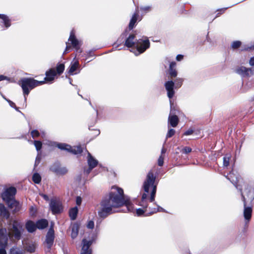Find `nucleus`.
I'll return each instance as SVG.
<instances>
[{"mask_svg":"<svg viewBox=\"0 0 254 254\" xmlns=\"http://www.w3.org/2000/svg\"><path fill=\"white\" fill-rule=\"evenodd\" d=\"M124 204L128 212L132 210V205L128 200L124 198L123 190L117 187H112L108 196L106 197L101 202L100 208L98 211L100 217L105 218L109 215L115 212L114 209Z\"/></svg>","mask_w":254,"mask_h":254,"instance_id":"nucleus-1","label":"nucleus"},{"mask_svg":"<svg viewBox=\"0 0 254 254\" xmlns=\"http://www.w3.org/2000/svg\"><path fill=\"white\" fill-rule=\"evenodd\" d=\"M156 177L154 176L152 171L148 172L146 178L144 182L143 188L145 191L141 196V199L139 203L143 209L138 208L136 210L137 216H141L144 213L146 215H149V207H148V200L152 202L155 200L157 189V184L155 183Z\"/></svg>","mask_w":254,"mask_h":254,"instance_id":"nucleus-2","label":"nucleus"},{"mask_svg":"<svg viewBox=\"0 0 254 254\" xmlns=\"http://www.w3.org/2000/svg\"><path fill=\"white\" fill-rule=\"evenodd\" d=\"M6 230L7 239L9 238L12 242L21 239L24 232L22 223L16 220L11 221L8 224L7 230L6 229Z\"/></svg>","mask_w":254,"mask_h":254,"instance_id":"nucleus-3","label":"nucleus"},{"mask_svg":"<svg viewBox=\"0 0 254 254\" xmlns=\"http://www.w3.org/2000/svg\"><path fill=\"white\" fill-rule=\"evenodd\" d=\"M135 37L134 34L129 35L125 40V46L128 48H131L135 45L137 50L135 54L136 56H137L143 53L149 47L150 43L147 38H145L144 39H140L135 40Z\"/></svg>","mask_w":254,"mask_h":254,"instance_id":"nucleus-4","label":"nucleus"},{"mask_svg":"<svg viewBox=\"0 0 254 254\" xmlns=\"http://www.w3.org/2000/svg\"><path fill=\"white\" fill-rule=\"evenodd\" d=\"M44 83H45L44 81H38L32 78L21 79L19 81V84L23 90L25 101L26 100V96L29 94L30 90Z\"/></svg>","mask_w":254,"mask_h":254,"instance_id":"nucleus-5","label":"nucleus"},{"mask_svg":"<svg viewBox=\"0 0 254 254\" xmlns=\"http://www.w3.org/2000/svg\"><path fill=\"white\" fill-rule=\"evenodd\" d=\"M226 178L230 181V182L236 187L237 189H239L240 190L241 193H243L242 190L244 189L248 195L250 194L252 190L251 187L249 184L245 182L241 183L238 185L237 183L239 182V178L233 172H230L229 174L227 176Z\"/></svg>","mask_w":254,"mask_h":254,"instance_id":"nucleus-6","label":"nucleus"},{"mask_svg":"<svg viewBox=\"0 0 254 254\" xmlns=\"http://www.w3.org/2000/svg\"><path fill=\"white\" fill-rule=\"evenodd\" d=\"M7 246V236L5 228L0 229V254H6L5 248Z\"/></svg>","mask_w":254,"mask_h":254,"instance_id":"nucleus-7","label":"nucleus"},{"mask_svg":"<svg viewBox=\"0 0 254 254\" xmlns=\"http://www.w3.org/2000/svg\"><path fill=\"white\" fill-rule=\"evenodd\" d=\"M58 147L62 150H67L74 154H80L82 152V149L80 146L71 147V146L66 144L59 143L58 144Z\"/></svg>","mask_w":254,"mask_h":254,"instance_id":"nucleus-8","label":"nucleus"},{"mask_svg":"<svg viewBox=\"0 0 254 254\" xmlns=\"http://www.w3.org/2000/svg\"><path fill=\"white\" fill-rule=\"evenodd\" d=\"M16 192V190L14 187H10L2 193V198L5 203H7L14 199Z\"/></svg>","mask_w":254,"mask_h":254,"instance_id":"nucleus-9","label":"nucleus"},{"mask_svg":"<svg viewBox=\"0 0 254 254\" xmlns=\"http://www.w3.org/2000/svg\"><path fill=\"white\" fill-rule=\"evenodd\" d=\"M50 208L54 214L60 213L63 211V206L59 199H53L51 200Z\"/></svg>","mask_w":254,"mask_h":254,"instance_id":"nucleus-10","label":"nucleus"},{"mask_svg":"<svg viewBox=\"0 0 254 254\" xmlns=\"http://www.w3.org/2000/svg\"><path fill=\"white\" fill-rule=\"evenodd\" d=\"M50 170L56 173L57 175H64L67 172L68 170L65 167H62L58 163L54 164L51 167Z\"/></svg>","mask_w":254,"mask_h":254,"instance_id":"nucleus-11","label":"nucleus"},{"mask_svg":"<svg viewBox=\"0 0 254 254\" xmlns=\"http://www.w3.org/2000/svg\"><path fill=\"white\" fill-rule=\"evenodd\" d=\"M236 72L241 75L242 77L250 76L254 74L251 68H246L244 66H240L236 69Z\"/></svg>","mask_w":254,"mask_h":254,"instance_id":"nucleus-12","label":"nucleus"},{"mask_svg":"<svg viewBox=\"0 0 254 254\" xmlns=\"http://www.w3.org/2000/svg\"><path fill=\"white\" fill-rule=\"evenodd\" d=\"M165 87L167 92V96L171 99L175 94L174 88L175 87V83L172 81H168L165 83ZM171 100H170V101Z\"/></svg>","mask_w":254,"mask_h":254,"instance_id":"nucleus-13","label":"nucleus"},{"mask_svg":"<svg viewBox=\"0 0 254 254\" xmlns=\"http://www.w3.org/2000/svg\"><path fill=\"white\" fill-rule=\"evenodd\" d=\"M241 195L244 203V216L246 220L249 222L252 217V209L251 207L246 206V198L243 193H242Z\"/></svg>","mask_w":254,"mask_h":254,"instance_id":"nucleus-14","label":"nucleus"},{"mask_svg":"<svg viewBox=\"0 0 254 254\" xmlns=\"http://www.w3.org/2000/svg\"><path fill=\"white\" fill-rule=\"evenodd\" d=\"M54 231L53 228H50L46 235V243L48 250H50L53 244L54 240Z\"/></svg>","mask_w":254,"mask_h":254,"instance_id":"nucleus-15","label":"nucleus"},{"mask_svg":"<svg viewBox=\"0 0 254 254\" xmlns=\"http://www.w3.org/2000/svg\"><path fill=\"white\" fill-rule=\"evenodd\" d=\"M87 162L89 168L85 170V172H86L87 174H88L90 173L91 171L97 165L98 161L94 158L90 153H88Z\"/></svg>","mask_w":254,"mask_h":254,"instance_id":"nucleus-16","label":"nucleus"},{"mask_svg":"<svg viewBox=\"0 0 254 254\" xmlns=\"http://www.w3.org/2000/svg\"><path fill=\"white\" fill-rule=\"evenodd\" d=\"M6 203L8 205V207L12 210L13 213L17 212L21 209L20 204L15 199Z\"/></svg>","mask_w":254,"mask_h":254,"instance_id":"nucleus-17","label":"nucleus"},{"mask_svg":"<svg viewBox=\"0 0 254 254\" xmlns=\"http://www.w3.org/2000/svg\"><path fill=\"white\" fill-rule=\"evenodd\" d=\"M91 244V241H88L86 239H83L82 240V247L80 254H91V250L89 249Z\"/></svg>","mask_w":254,"mask_h":254,"instance_id":"nucleus-18","label":"nucleus"},{"mask_svg":"<svg viewBox=\"0 0 254 254\" xmlns=\"http://www.w3.org/2000/svg\"><path fill=\"white\" fill-rule=\"evenodd\" d=\"M170 103L171 105V113L168 118V123L172 127H176L178 125L179 120V118L176 115H171L173 104L172 100L170 101Z\"/></svg>","mask_w":254,"mask_h":254,"instance_id":"nucleus-19","label":"nucleus"},{"mask_svg":"<svg viewBox=\"0 0 254 254\" xmlns=\"http://www.w3.org/2000/svg\"><path fill=\"white\" fill-rule=\"evenodd\" d=\"M56 75L57 73L55 68H51L48 71H46V76L45 77L44 79L47 82H52L54 80Z\"/></svg>","mask_w":254,"mask_h":254,"instance_id":"nucleus-20","label":"nucleus"},{"mask_svg":"<svg viewBox=\"0 0 254 254\" xmlns=\"http://www.w3.org/2000/svg\"><path fill=\"white\" fill-rule=\"evenodd\" d=\"M0 215L1 217L8 219L10 216V213L7 208L2 203L0 204Z\"/></svg>","mask_w":254,"mask_h":254,"instance_id":"nucleus-21","label":"nucleus"},{"mask_svg":"<svg viewBox=\"0 0 254 254\" xmlns=\"http://www.w3.org/2000/svg\"><path fill=\"white\" fill-rule=\"evenodd\" d=\"M138 7L137 6L136 8L135 12L132 15V16L130 19V22L129 23L128 27H129V29H132L134 27L135 24L136 22V21L138 17Z\"/></svg>","mask_w":254,"mask_h":254,"instance_id":"nucleus-22","label":"nucleus"},{"mask_svg":"<svg viewBox=\"0 0 254 254\" xmlns=\"http://www.w3.org/2000/svg\"><path fill=\"white\" fill-rule=\"evenodd\" d=\"M68 41L71 42L74 48L76 49H79V41L76 39L73 30H72L70 32Z\"/></svg>","mask_w":254,"mask_h":254,"instance_id":"nucleus-23","label":"nucleus"},{"mask_svg":"<svg viewBox=\"0 0 254 254\" xmlns=\"http://www.w3.org/2000/svg\"><path fill=\"white\" fill-rule=\"evenodd\" d=\"M25 228L27 231L29 233L34 232L37 228L36 226V223L35 224L34 222L30 220L28 221L26 223Z\"/></svg>","mask_w":254,"mask_h":254,"instance_id":"nucleus-24","label":"nucleus"},{"mask_svg":"<svg viewBox=\"0 0 254 254\" xmlns=\"http://www.w3.org/2000/svg\"><path fill=\"white\" fill-rule=\"evenodd\" d=\"M79 231V225L74 223L72 225L71 227V237L72 239H75L78 235Z\"/></svg>","mask_w":254,"mask_h":254,"instance_id":"nucleus-25","label":"nucleus"},{"mask_svg":"<svg viewBox=\"0 0 254 254\" xmlns=\"http://www.w3.org/2000/svg\"><path fill=\"white\" fill-rule=\"evenodd\" d=\"M48 225V221L46 219H41L37 221L36 226L39 229H43L47 227Z\"/></svg>","mask_w":254,"mask_h":254,"instance_id":"nucleus-26","label":"nucleus"},{"mask_svg":"<svg viewBox=\"0 0 254 254\" xmlns=\"http://www.w3.org/2000/svg\"><path fill=\"white\" fill-rule=\"evenodd\" d=\"M156 206V208H151L149 206V211L148 212V213L149 215H151L152 214H154L155 213H156L157 212H165V210L161 207L155 204Z\"/></svg>","mask_w":254,"mask_h":254,"instance_id":"nucleus-27","label":"nucleus"},{"mask_svg":"<svg viewBox=\"0 0 254 254\" xmlns=\"http://www.w3.org/2000/svg\"><path fill=\"white\" fill-rule=\"evenodd\" d=\"M37 248V244L35 243H29L26 246V250L30 253L34 252Z\"/></svg>","mask_w":254,"mask_h":254,"instance_id":"nucleus-28","label":"nucleus"},{"mask_svg":"<svg viewBox=\"0 0 254 254\" xmlns=\"http://www.w3.org/2000/svg\"><path fill=\"white\" fill-rule=\"evenodd\" d=\"M79 63L77 61L72 63L70 65L68 72L72 74L78 67Z\"/></svg>","mask_w":254,"mask_h":254,"instance_id":"nucleus-29","label":"nucleus"},{"mask_svg":"<svg viewBox=\"0 0 254 254\" xmlns=\"http://www.w3.org/2000/svg\"><path fill=\"white\" fill-rule=\"evenodd\" d=\"M0 19H1L3 20V22L6 28H8L10 26V20L6 15L0 14Z\"/></svg>","mask_w":254,"mask_h":254,"instance_id":"nucleus-30","label":"nucleus"},{"mask_svg":"<svg viewBox=\"0 0 254 254\" xmlns=\"http://www.w3.org/2000/svg\"><path fill=\"white\" fill-rule=\"evenodd\" d=\"M78 212V209L76 207H73L69 210V216L72 220H74L76 218Z\"/></svg>","mask_w":254,"mask_h":254,"instance_id":"nucleus-31","label":"nucleus"},{"mask_svg":"<svg viewBox=\"0 0 254 254\" xmlns=\"http://www.w3.org/2000/svg\"><path fill=\"white\" fill-rule=\"evenodd\" d=\"M151 10H152V7H151V6H150V5L141 6L140 7V10L141 11V13L142 14H145L146 13L151 11Z\"/></svg>","mask_w":254,"mask_h":254,"instance_id":"nucleus-32","label":"nucleus"},{"mask_svg":"<svg viewBox=\"0 0 254 254\" xmlns=\"http://www.w3.org/2000/svg\"><path fill=\"white\" fill-rule=\"evenodd\" d=\"M64 69V64H59L56 67L57 74H61L62 73Z\"/></svg>","mask_w":254,"mask_h":254,"instance_id":"nucleus-33","label":"nucleus"},{"mask_svg":"<svg viewBox=\"0 0 254 254\" xmlns=\"http://www.w3.org/2000/svg\"><path fill=\"white\" fill-rule=\"evenodd\" d=\"M32 180L35 184H39L41 181V177L38 173H36L32 176Z\"/></svg>","mask_w":254,"mask_h":254,"instance_id":"nucleus-34","label":"nucleus"},{"mask_svg":"<svg viewBox=\"0 0 254 254\" xmlns=\"http://www.w3.org/2000/svg\"><path fill=\"white\" fill-rule=\"evenodd\" d=\"M230 157L229 156H225L223 157V165L227 167L229 165Z\"/></svg>","mask_w":254,"mask_h":254,"instance_id":"nucleus-35","label":"nucleus"},{"mask_svg":"<svg viewBox=\"0 0 254 254\" xmlns=\"http://www.w3.org/2000/svg\"><path fill=\"white\" fill-rule=\"evenodd\" d=\"M10 254H23L22 251L17 248H12L10 251Z\"/></svg>","mask_w":254,"mask_h":254,"instance_id":"nucleus-36","label":"nucleus"},{"mask_svg":"<svg viewBox=\"0 0 254 254\" xmlns=\"http://www.w3.org/2000/svg\"><path fill=\"white\" fill-rule=\"evenodd\" d=\"M183 79L182 78H178L176 81V85H175V88H180L183 83Z\"/></svg>","mask_w":254,"mask_h":254,"instance_id":"nucleus-37","label":"nucleus"},{"mask_svg":"<svg viewBox=\"0 0 254 254\" xmlns=\"http://www.w3.org/2000/svg\"><path fill=\"white\" fill-rule=\"evenodd\" d=\"M34 144L37 151H39L42 147V142L40 141H34Z\"/></svg>","mask_w":254,"mask_h":254,"instance_id":"nucleus-38","label":"nucleus"},{"mask_svg":"<svg viewBox=\"0 0 254 254\" xmlns=\"http://www.w3.org/2000/svg\"><path fill=\"white\" fill-rule=\"evenodd\" d=\"M175 133V130L174 129H169L166 135V139L172 137L174 135Z\"/></svg>","mask_w":254,"mask_h":254,"instance_id":"nucleus-39","label":"nucleus"},{"mask_svg":"<svg viewBox=\"0 0 254 254\" xmlns=\"http://www.w3.org/2000/svg\"><path fill=\"white\" fill-rule=\"evenodd\" d=\"M169 74L171 77H176L177 75V72L175 68H169Z\"/></svg>","mask_w":254,"mask_h":254,"instance_id":"nucleus-40","label":"nucleus"},{"mask_svg":"<svg viewBox=\"0 0 254 254\" xmlns=\"http://www.w3.org/2000/svg\"><path fill=\"white\" fill-rule=\"evenodd\" d=\"M241 42L240 41H235L232 44V47L234 49H236L239 48L241 45Z\"/></svg>","mask_w":254,"mask_h":254,"instance_id":"nucleus-41","label":"nucleus"},{"mask_svg":"<svg viewBox=\"0 0 254 254\" xmlns=\"http://www.w3.org/2000/svg\"><path fill=\"white\" fill-rule=\"evenodd\" d=\"M31 134L32 135V136L34 138L35 137H38L40 135V133L39 132V131L37 130H33L31 131Z\"/></svg>","mask_w":254,"mask_h":254,"instance_id":"nucleus-42","label":"nucleus"},{"mask_svg":"<svg viewBox=\"0 0 254 254\" xmlns=\"http://www.w3.org/2000/svg\"><path fill=\"white\" fill-rule=\"evenodd\" d=\"M164 163V157L162 155H160L158 160V165L160 166H162Z\"/></svg>","mask_w":254,"mask_h":254,"instance_id":"nucleus-43","label":"nucleus"},{"mask_svg":"<svg viewBox=\"0 0 254 254\" xmlns=\"http://www.w3.org/2000/svg\"><path fill=\"white\" fill-rule=\"evenodd\" d=\"M191 151V149L189 147H185L182 149L183 153L187 154Z\"/></svg>","mask_w":254,"mask_h":254,"instance_id":"nucleus-44","label":"nucleus"},{"mask_svg":"<svg viewBox=\"0 0 254 254\" xmlns=\"http://www.w3.org/2000/svg\"><path fill=\"white\" fill-rule=\"evenodd\" d=\"M94 227V223L93 221H89L87 225V227L89 229H93Z\"/></svg>","mask_w":254,"mask_h":254,"instance_id":"nucleus-45","label":"nucleus"},{"mask_svg":"<svg viewBox=\"0 0 254 254\" xmlns=\"http://www.w3.org/2000/svg\"><path fill=\"white\" fill-rule=\"evenodd\" d=\"M243 50L245 51L254 50V44L251 46H246Z\"/></svg>","mask_w":254,"mask_h":254,"instance_id":"nucleus-46","label":"nucleus"},{"mask_svg":"<svg viewBox=\"0 0 254 254\" xmlns=\"http://www.w3.org/2000/svg\"><path fill=\"white\" fill-rule=\"evenodd\" d=\"M41 155L40 154H38V155L37 156L36 158V160H35V166H37L39 164V163L41 161Z\"/></svg>","mask_w":254,"mask_h":254,"instance_id":"nucleus-47","label":"nucleus"},{"mask_svg":"<svg viewBox=\"0 0 254 254\" xmlns=\"http://www.w3.org/2000/svg\"><path fill=\"white\" fill-rule=\"evenodd\" d=\"M193 130L190 128L189 129H188L187 131H186L185 133H184V135H191L193 133Z\"/></svg>","mask_w":254,"mask_h":254,"instance_id":"nucleus-48","label":"nucleus"},{"mask_svg":"<svg viewBox=\"0 0 254 254\" xmlns=\"http://www.w3.org/2000/svg\"><path fill=\"white\" fill-rule=\"evenodd\" d=\"M7 101L9 103V105L11 107L15 108L17 110V109L16 108V105L14 103H13V102L9 100H7Z\"/></svg>","mask_w":254,"mask_h":254,"instance_id":"nucleus-49","label":"nucleus"},{"mask_svg":"<svg viewBox=\"0 0 254 254\" xmlns=\"http://www.w3.org/2000/svg\"><path fill=\"white\" fill-rule=\"evenodd\" d=\"M82 201L81 198L79 196L76 197V202L77 205H79L81 204Z\"/></svg>","mask_w":254,"mask_h":254,"instance_id":"nucleus-50","label":"nucleus"},{"mask_svg":"<svg viewBox=\"0 0 254 254\" xmlns=\"http://www.w3.org/2000/svg\"><path fill=\"white\" fill-rule=\"evenodd\" d=\"M125 34H122L120 37L119 38V39L118 40V43H120V42H122L123 41V39L124 38V37L125 36Z\"/></svg>","mask_w":254,"mask_h":254,"instance_id":"nucleus-51","label":"nucleus"},{"mask_svg":"<svg viewBox=\"0 0 254 254\" xmlns=\"http://www.w3.org/2000/svg\"><path fill=\"white\" fill-rule=\"evenodd\" d=\"M249 64L253 66L254 65V57H252L249 61Z\"/></svg>","mask_w":254,"mask_h":254,"instance_id":"nucleus-52","label":"nucleus"},{"mask_svg":"<svg viewBox=\"0 0 254 254\" xmlns=\"http://www.w3.org/2000/svg\"><path fill=\"white\" fill-rule=\"evenodd\" d=\"M175 66H176V63L173 62L170 63L169 68H175Z\"/></svg>","mask_w":254,"mask_h":254,"instance_id":"nucleus-53","label":"nucleus"},{"mask_svg":"<svg viewBox=\"0 0 254 254\" xmlns=\"http://www.w3.org/2000/svg\"><path fill=\"white\" fill-rule=\"evenodd\" d=\"M183 59V56L182 55H178L176 57V60L178 61H181Z\"/></svg>","mask_w":254,"mask_h":254,"instance_id":"nucleus-54","label":"nucleus"},{"mask_svg":"<svg viewBox=\"0 0 254 254\" xmlns=\"http://www.w3.org/2000/svg\"><path fill=\"white\" fill-rule=\"evenodd\" d=\"M70 46L66 45L65 50L64 52V54H65L67 52V51L70 49Z\"/></svg>","mask_w":254,"mask_h":254,"instance_id":"nucleus-55","label":"nucleus"},{"mask_svg":"<svg viewBox=\"0 0 254 254\" xmlns=\"http://www.w3.org/2000/svg\"><path fill=\"white\" fill-rule=\"evenodd\" d=\"M166 151V149L163 147L161 150V155L162 156H163V154L165 153Z\"/></svg>","mask_w":254,"mask_h":254,"instance_id":"nucleus-56","label":"nucleus"},{"mask_svg":"<svg viewBox=\"0 0 254 254\" xmlns=\"http://www.w3.org/2000/svg\"><path fill=\"white\" fill-rule=\"evenodd\" d=\"M7 77L6 76H4L3 75H0V81H1V80H4L5 79H6Z\"/></svg>","mask_w":254,"mask_h":254,"instance_id":"nucleus-57","label":"nucleus"},{"mask_svg":"<svg viewBox=\"0 0 254 254\" xmlns=\"http://www.w3.org/2000/svg\"><path fill=\"white\" fill-rule=\"evenodd\" d=\"M44 197L45 198H48L47 196H46V195H44Z\"/></svg>","mask_w":254,"mask_h":254,"instance_id":"nucleus-58","label":"nucleus"},{"mask_svg":"<svg viewBox=\"0 0 254 254\" xmlns=\"http://www.w3.org/2000/svg\"><path fill=\"white\" fill-rule=\"evenodd\" d=\"M226 9V8H224V9H223V11H225V10Z\"/></svg>","mask_w":254,"mask_h":254,"instance_id":"nucleus-59","label":"nucleus"}]
</instances>
